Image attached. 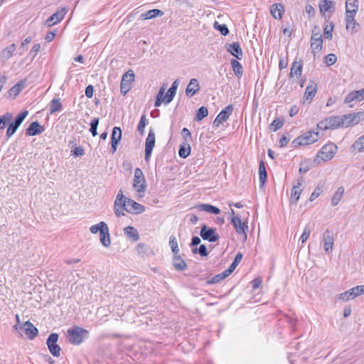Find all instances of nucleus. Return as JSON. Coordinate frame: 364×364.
I'll return each instance as SVG.
<instances>
[{
	"mask_svg": "<svg viewBox=\"0 0 364 364\" xmlns=\"http://www.w3.org/2000/svg\"><path fill=\"white\" fill-rule=\"evenodd\" d=\"M317 128L321 130L341 128L339 116H333L326 118L318 123Z\"/></svg>",
	"mask_w": 364,
	"mask_h": 364,
	"instance_id": "6e6552de",
	"label": "nucleus"
},
{
	"mask_svg": "<svg viewBox=\"0 0 364 364\" xmlns=\"http://www.w3.org/2000/svg\"><path fill=\"white\" fill-rule=\"evenodd\" d=\"M169 245H170L171 250L173 252L174 255H178L179 252V249L178 247V242H177L176 238L174 235H171L170 237Z\"/></svg>",
	"mask_w": 364,
	"mask_h": 364,
	"instance_id": "49530a36",
	"label": "nucleus"
},
{
	"mask_svg": "<svg viewBox=\"0 0 364 364\" xmlns=\"http://www.w3.org/2000/svg\"><path fill=\"white\" fill-rule=\"evenodd\" d=\"M200 90V85L198 81L196 78H193L190 80L186 89V94L188 97H193Z\"/></svg>",
	"mask_w": 364,
	"mask_h": 364,
	"instance_id": "5701e85b",
	"label": "nucleus"
},
{
	"mask_svg": "<svg viewBox=\"0 0 364 364\" xmlns=\"http://www.w3.org/2000/svg\"><path fill=\"white\" fill-rule=\"evenodd\" d=\"M40 49L41 45L39 43L34 44L30 50V55H33V58L36 57Z\"/></svg>",
	"mask_w": 364,
	"mask_h": 364,
	"instance_id": "69168bd1",
	"label": "nucleus"
},
{
	"mask_svg": "<svg viewBox=\"0 0 364 364\" xmlns=\"http://www.w3.org/2000/svg\"><path fill=\"white\" fill-rule=\"evenodd\" d=\"M337 60V57L335 54L331 53L326 56L325 63L328 65H333Z\"/></svg>",
	"mask_w": 364,
	"mask_h": 364,
	"instance_id": "4d7b16f0",
	"label": "nucleus"
},
{
	"mask_svg": "<svg viewBox=\"0 0 364 364\" xmlns=\"http://www.w3.org/2000/svg\"><path fill=\"white\" fill-rule=\"evenodd\" d=\"M318 132L314 131L305 132L293 140L291 146L293 148H297L300 146L311 144L318 140Z\"/></svg>",
	"mask_w": 364,
	"mask_h": 364,
	"instance_id": "f03ea898",
	"label": "nucleus"
},
{
	"mask_svg": "<svg viewBox=\"0 0 364 364\" xmlns=\"http://www.w3.org/2000/svg\"><path fill=\"white\" fill-rule=\"evenodd\" d=\"M323 242L325 252L327 253L331 252L334 242L332 232L328 230L325 231L323 234Z\"/></svg>",
	"mask_w": 364,
	"mask_h": 364,
	"instance_id": "6ab92c4d",
	"label": "nucleus"
},
{
	"mask_svg": "<svg viewBox=\"0 0 364 364\" xmlns=\"http://www.w3.org/2000/svg\"><path fill=\"white\" fill-rule=\"evenodd\" d=\"M173 264L175 269L179 271L184 270L187 267L185 261L182 259L181 257L178 255H174Z\"/></svg>",
	"mask_w": 364,
	"mask_h": 364,
	"instance_id": "c9c22d12",
	"label": "nucleus"
},
{
	"mask_svg": "<svg viewBox=\"0 0 364 364\" xmlns=\"http://www.w3.org/2000/svg\"><path fill=\"white\" fill-rule=\"evenodd\" d=\"M122 138V130L118 127H114L112 133V153L117 151V146Z\"/></svg>",
	"mask_w": 364,
	"mask_h": 364,
	"instance_id": "412c9836",
	"label": "nucleus"
},
{
	"mask_svg": "<svg viewBox=\"0 0 364 364\" xmlns=\"http://www.w3.org/2000/svg\"><path fill=\"white\" fill-rule=\"evenodd\" d=\"M351 148L358 152L364 151V134L360 136L352 145Z\"/></svg>",
	"mask_w": 364,
	"mask_h": 364,
	"instance_id": "a19ab883",
	"label": "nucleus"
},
{
	"mask_svg": "<svg viewBox=\"0 0 364 364\" xmlns=\"http://www.w3.org/2000/svg\"><path fill=\"white\" fill-rule=\"evenodd\" d=\"M227 50L234 55L236 58L240 60L242 58V51L238 43L228 44Z\"/></svg>",
	"mask_w": 364,
	"mask_h": 364,
	"instance_id": "393cba45",
	"label": "nucleus"
},
{
	"mask_svg": "<svg viewBox=\"0 0 364 364\" xmlns=\"http://www.w3.org/2000/svg\"><path fill=\"white\" fill-rule=\"evenodd\" d=\"M164 14L163 11L159 9H151L142 14L140 18L142 20L151 19L157 16H161Z\"/></svg>",
	"mask_w": 364,
	"mask_h": 364,
	"instance_id": "72a5a7b5",
	"label": "nucleus"
},
{
	"mask_svg": "<svg viewBox=\"0 0 364 364\" xmlns=\"http://www.w3.org/2000/svg\"><path fill=\"white\" fill-rule=\"evenodd\" d=\"M133 187L136 191H137L139 193H141L139 195V196L141 197L145 192L146 181L144 173L139 168H136L134 170Z\"/></svg>",
	"mask_w": 364,
	"mask_h": 364,
	"instance_id": "423d86ee",
	"label": "nucleus"
},
{
	"mask_svg": "<svg viewBox=\"0 0 364 364\" xmlns=\"http://www.w3.org/2000/svg\"><path fill=\"white\" fill-rule=\"evenodd\" d=\"M344 194V188L343 186H340L337 188L335 193L333 195L331 199V205L333 206L337 205L339 202L341 200Z\"/></svg>",
	"mask_w": 364,
	"mask_h": 364,
	"instance_id": "f704fd0d",
	"label": "nucleus"
},
{
	"mask_svg": "<svg viewBox=\"0 0 364 364\" xmlns=\"http://www.w3.org/2000/svg\"><path fill=\"white\" fill-rule=\"evenodd\" d=\"M303 65L301 60L297 61L296 59L294 61L291 65L289 77H294L296 76L299 77L301 75Z\"/></svg>",
	"mask_w": 364,
	"mask_h": 364,
	"instance_id": "a878e982",
	"label": "nucleus"
},
{
	"mask_svg": "<svg viewBox=\"0 0 364 364\" xmlns=\"http://www.w3.org/2000/svg\"><path fill=\"white\" fill-rule=\"evenodd\" d=\"M337 299L341 300L343 301H347L351 299L350 295H348V291L343 292L336 296Z\"/></svg>",
	"mask_w": 364,
	"mask_h": 364,
	"instance_id": "0e129e2a",
	"label": "nucleus"
},
{
	"mask_svg": "<svg viewBox=\"0 0 364 364\" xmlns=\"http://www.w3.org/2000/svg\"><path fill=\"white\" fill-rule=\"evenodd\" d=\"M90 230L92 234H96L100 232V240L104 247H109L111 245L109 228L105 222H100L98 224L92 225L90 228Z\"/></svg>",
	"mask_w": 364,
	"mask_h": 364,
	"instance_id": "f257e3e1",
	"label": "nucleus"
},
{
	"mask_svg": "<svg viewBox=\"0 0 364 364\" xmlns=\"http://www.w3.org/2000/svg\"><path fill=\"white\" fill-rule=\"evenodd\" d=\"M20 328L30 339L33 338L38 333V329L30 321L25 322L21 326Z\"/></svg>",
	"mask_w": 364,
	"mask_h": 364,
	"instance_id": "aec40b11",
	"label": "nucleus"
},
{
	"mask_svg": "<svg viewBox=\"0 0 364 364\" xmlns=\"http://www.w3.org/2000/svg\"><path fill=\"white\" fill-rule=\"evenodd\" d=\"M358 0H346V14L355 15L358 10Z\"/></svg>",
	"mask_w": 364,
	"mask_h": 364,
	"instance_id": "c85d7f7f",
	"label": "nucleus"
},
{
	"mask_svg": "<svg viewBox=\"0 0 364 364\" xmlns=\"http://www.w3.org/2000/svg\"><path fill=\"white\" fill-rule=\"evenodd\" d=\"M284 124V122L279 119H275L272 124H270V129L273 132L277 131L280 129Z\"/></svg>",
	"mask_w": 364,
	"mask_h": 364,
	"instance_id": "5fc2aeb1",
	"label": "nucleus"
},
{
	"mask_svg": "<svg viewBox=\"0 0 364 364\" xmlns=\"http://www.w3.org/2000/svg\"><path fill=\"white\" fill-rule=\"evenodd\" d=\"M165 90H166V87L164 85L163 86H161V87L160 88V90L156 95V101L154 103V106L156 107L161 106V105L163 102L165 103L166 105L169 104L172 101V100L173 99L174 96L176 94V92L168 89L166 94L164 95Z\"/></svg>",
	"mask_w": 364,
	"mask_h": 364,
	"instance_id": "39448f33",
	"label": "nucleus"
},
{
	"mask_svg": "<svg viewBox=\"0 0 364 364\" xmlns=\"http://www.w3.org/2000/svg\"><path fill=\"white\" fill-rule=\"evenodd\" d=\"M323 40L322 39H314L311 41V48L312 52L315 54L316 53H318L322 49Z\"/></svg>",
	"mask_w": 364,
	"mask_h": 364,
	"instance_id": "79ce46f5",
	"label": "nucleus"
},
{
	"mask_svg": "<svg viewBox=\"0 0 364 364\" xmlns=\"http://www.w3.org/2000/svg\"><path fill=\"white\" fill-rule=\"evenodd\" d=\"M12 118V114L9 112L6 113L5 114L0 117V129H3L6 124L9 122Z\"/></svg>",
	"mask_w": 364,
	"mask_h": 364,
	"instance_id": "8fccbe9b",
	"label": "nucleus"
},
{
	"mask_svg": "<svg viewBox=\"0 0 364 364\" xmlns=\"http://www.w3.org/2000/svg\"><path fill=\"white\" fill-rule=\"evenodd\" d=\"M200 235L203 240H208L210 242H216L219 239V235L217 232V230L215 228H208L205 225L202 226Z\"/></svg>",
	"mask_w": 364,
	"mask_h": 364,
	"instance_id": "9b49d317",
	"label": "nucleus"
},
{
	"mask_svg": "<svg viewBox=\"0 0 364 364\" xmlns=\"http://www.w3.org/2000/svg\"><path fill=\"white\" fill-rule=\"evenodd\" d=\"M318 6L321 13L323 14L326 12H332L334 10V3L328 0H321L319 2Z\"/></svg>",
	"mask_w": 364,
	"mask_h": 364,
	"instance_id": "7c9ffc66",
	"label": "nucleus"
},
{
	"mask_svg": "<svg viewBox=\"0 0 364 364\" xmlns=\"http://www.w3.org/2000/svg\"><path fill=\"white\" fill-rule=\"evenodd\" d=\"M364 100V89L355 90L350 92L345 98V103H350L354 100L361 101Z\"/></svg>",
	"mask_w": 364,
	"mask_h": 364,
	"instance_id": "4be33fe9",
	"label": "nucleus"
},
{
	"mask_svg": "<svg viewBox=\"0 0 364 364\" xmlns=\"http://www.w3.org/2000/svg\"><path fill=\"white\" fill-rule=\"evenodd\" d=\"M348 291V295H350L351 299H353L361 294H364V285L355 287Z\"/></svg>",
	"mask_w": 364,
	"mask_h": 364,
	"instance_id": "e433bc0d",
	"label": "nucleus"
},
{
	"mask_svg": "<svg viewBox=\"0 0 364 364\" xmlns=\"http://www.w3.org/2000/svg\"><path fill=\"white\" fill-rule=\"evenodd\" d=\"M28 114V111L22 112L18 114L14 122L11 123L7 129L6 136L8 138H10L16 132L18 127L21 125Z\"/></svg>",
	"mask_w": 364,
	"mask_h": 364,
	"instance_id": "ddd939ff",
	"label": "nucleus"
},
{
	"mask_svg": "<svg viewBox=\"0 0 364 364\" xmlns=\"http://www.w3.org/2000/svg\"><path fill=\"white\" fill-rule=\"evenodd\" d=\"M67 333L68 340L70 343L79 345L87 337L89 333L82 328L75 326L73 328L68 329Z\"/></svg>",
	"mask_w": 364,
	"mask_h": 364,
	"instance_id": "7ed1b4c3",
	"label": "nucleus"
},
{
	"mask_svg": "<svg viewBox=\"0 0 364 364\" xmlns=\"http://www.w3.org/2000/svg\"><path fill=\"white\" fill-rule=\"evenodd\" d=\"M155 141L156 138L154 132L152 129H150L145 141V160L146 161H149L152 150L155 145Z\"/></svg>",
	"mask_w": 364,
	"mask_h": 364,
	"instance_id": "f8f14e48",
	"label": "nucleus"
},
{
	"mask_svg": "<svg viewBox=\"0 0 364 364\" xmlns=\"http://www.w3.org/2000/svg\"><path fill=\"white\" fill-rule=\"evenodd\" d=\"M259 183L260 186H263L266 182L267 179V171L265 168V166L263 161L259 163Z\"/></svg>",
	"mask_w": 364,
	"mask_h": 364,
	"instance_id": "58836bf2",
	"label": "nucleus"
},
{
	"mask_svg": "<svg viewBox=\"0 0 364 364\" xmlns=\"http://www.w3.org/2000/svg\"><path fill=\"white\" fill-rule=\"evenodd\" d=\"M191 152V146L187 144H184L181 145V147L178 151V154L182 158H186Z\"/></svg>",
	"mask_w": 364,
	"mask_h": 364,
	"instance_id": "a18cd8bd",
	"label": "nucleus"
},
{
	"mask_svg": "<svg viewBox=\"0 0 364 364\" xmlns=\"http://www.w3.org/2000/svg\"><path fill=\"white\" fill-rule=\"evenodd\" d=\"M208 114V109L205 107H201L198 109L196 114V120L200 121Z\"/></svg>",
	"mask_w": 364,
	"mask_h": 364,
	"instance_id": "3c124183",
	"label": "nucleus"
},
{
	"mask_svg": "<svg viewBox=\"0 0 364 364\" xmlns=\"http://www.w3.org/2000/svg\"><path fill=\"white\" fill-rule=\"evenodd\" d=\"M242 255L240 252H238L236 255L232 263L230 266V268H232V271H234V269L236 268V267L237 266L239 262L242 260Z\"/></svg>",
	"mask_w": 364,
	"mask_h": 364,
	"instance_id": "bf43d9fd",
	"label": "nucleus"
},
{
	"mask_svg": "<svg viewBox=\"0 0 364 364\" xmlns=\"http://www.w3.org/2000/svg\"><path fill=\"white\" fill-rule=\"evenodd\" d=\"M134 80V73L132 70L125 73L122 78L120 85V92L125 95L131 88V83Z\"/></svg>",
	"mask_w": 364,
	"mask_h": 364,
	"instance_id": "9d476101",
	"label": "nucleus"
},
{
	"mask_svg": "<svg viewBox=\"0 0 364 364\" xmlns=\"http://www.w3.org/2000/svg\"><path fill=\"white\" fill-rule=\"evenodd\" d=\"M334 25L332 22H329L325 24L323 28V35L326 38H332V31L333 30Z\"/></svg>",
	"mask_w": 364,
	"mask_h": 364,
	"instance_id": "c03bdc74",
	"label": "nucleus"
},
{
	"mask_svg": "<svg viewBox=\"0 0 364 364\" xmlns=\"http://www.w3.org/2000/svg\"><path fill=\"white\" fill-rule=\"evenodd\" d=\"M231 65L232 67V70L235 73V75L238 77H241L242 75L243 70L242 65L235 59H232L230 62Z\"/></svg>",
	"mask_w": 364,
	"mask_h": 364,
	"instance_id": "4c0bfd02",
	"label": "nucleus"
},
{
	"mask_svg": "<svg viewBox=\"0 0 364 364\" xmlns=\"http://www.w3.org/2000/svg\"><path fill=\"white\" fill-rule=\"evenodd\" d=\"M311 234V230L309 227H306L304 230L303 233L301 234L300 237V240L301 243H304L309 238V235Z\"/></svg>",
	"mask_w": 364,
	"mask_h": 364,
	"instance_id": "680f3d73",
	"label": "nucleus"
},
{
	"mask_svg": "<svg viewBox=\"0 0 364 364\" xmlns=\"http://www.w3.org/2000/svg\"><path fill=\"white\" fill-rule=\"evenodd\" d=\"M43 131V128L38 122H32L26 130V134L29 136L40 134Z\"/></svg>",
	"mask_w": 364,
	"mask_h": 364,
	"instance_id": "c756f323",
	"label": "nucleus"
},
{
	"mask_svg": "<svg viewBox=\"0 0 364 364\" xmlns=\"http://www.w3.org/2000/svg\"><path fill=\"white\" fill-rule=\"evenodd\" d=\"M231 222L234 225L236 232L238 234L243 235L245 238H247V230L248 229V226L245 223L242 222L240 216L235 215L232 216L231 218Z\"/></svg>",
	"mask_w": 364,
	"mask_h": 364,
	"instance_id": "2eb2a0df",
	"label": "nucleus"
},
{
	"mask_svg": "<svg viewBox=\"0 0 364 364\" xmlns=\"http://www.w3.org/2000/svg\"><path fill=\"white\" fill-rule=\"evenodd\" d=\"M16 50V45L12 43L4 48L0 53V58L3 62L9 60L14 54Z\"/></svg>",
	"mask_w": 364,
	"mask_h": 364,
	"instance_id": "bb28decb",
	"label": "nucleus"
},
{
	"mask_svg": "<svg viewBox=\"0 0 364 364\" xmlns=\"http://www.w3.org/2000/svg\"><path fill=\"white\" fill-rule=\"evenodd\" d=\"M303 179L302 178L297 180L296 184L294 185L291 189V198L290 202L291 203L296 204L300 198V195L302 192V186Z\"/></svg>",
	"mask_w": 364,
	"mask_h": 364,
	"instance_id": "a211bd4d",
	"label": "nucleus"
},
{
	"mask_svg": "<svg viewBox=\"0 0 364 364\" xmlns=\"http://www.w3.org/2000/svg\"><path fill=\"white\" fill-rule=\"evenodd\" d=\"M124 232L127 237L133 240L134 241H138L139 240V234L138 230L132 226L126 227L124 229Z\"/></svg>",
	"mask_w": 364,
	"mask_h": 364,
	"instance_id": "2f4dec72",
	"label": "nucleus"
},
{
	"mask_svg": "<svg viewBox=\"0 0 364 364\" xmlns=\"http://www.w3.org/2000/svg\"><path fill=\"white\" fill-rule=\"evenodd\" d=\"M62 109V104L60 99H53L50 102V113L53 114L55 112L60 111Z\"/></svg>",
	"mask_w": 364,
	"mask_h": 364,
	"instance_id": "37998d69",
	"label": "nucleus"
},
{
	"mask_svg": "<svg viewBox=\"0 0 364 364\" xmlns=\"http://www.w3.org/2000/svg\"><path fill=\"white\" fill-rule=\"evenodd\" d=\"M213 27L215 29L219 31L223 36H227L229 33V30L225 24H220L218 22L215 21L213 24Z\"/></svg>",
	"mask_w": 364,
	"mask_h": 364,
	"instance_id": "de8ad7c7",
	"label": "nucleus"
},
{
	"mask_svg": "<svg viewBox=\"0 0 364 364\" xmlns=\"http://www.w3.org/2000/svg\"><path fill=\"white\" fill-rule=\"evenodd\" d=\"M146 124H147V119H146V115H142L141 117L139 123L137 127V130L141 135H143L144 134V129H145V127L146 126Z\"/></svg>",
	"mask_w": 364,
	"mask_h": 364,
	"instance_id": "09e8293b",
	"label": "nucleus"
},
{
	"mask_svg": "<svg viewBox=\"0 0 364 364\" xmlns=\"http://www.w3.org/2000/svg\"><path fill=\"white\" fill-rule=\"evenodd\" d=\"M315 38L318 40L322 39V36L320 33V29L317 26H314V29L312 30L311 41L314 40Z\"/></svg>",
	"mask_w": 364,
	"mask_h": 364,
	"instance_id": "052dcab7",
	"label": "nucleus"
},
{
	"mask_svg": "<svg viewBox=\"0 0 364 364\" xmlns=\"http://www.w3.org/2000/svg\"><path fill=\"white\" fill-rule=\"evenodd\" d=\"M270 12L275 19H280L284 13V9L282 4H274L271 6Z\"/></svg>",
	"mask_w": 364,
	"mask_h": 364,
	"instance_id": "cd10ccee",
	"label": "nucleus"
},
{
	"mask_svg": "<svg viewBox=\"0 0 364 364\" xmlns=\"http://www.w3.org/2000/svg\"><path fill=\"white\" fill-rule=\"evenodd\" d=\"M363 116V114L361 112L350 113L339 116L341 127L347 128L357 124L360 121L361 117Z\"/></svg>",
	"mask_w": 364,
	"mask_h": 364,
	"instance_id": "0eeeda50",
	"label": "nucleus"
},
{
	"mask_svg": "<svg viewBox=\"0 0 364 364\" xmlns=\"http://www.w3.org/2000/svg\"><path fill=\"white\" fill-rule=\"evenodd\" d=\"M355 16L350 14H346V29L354 30L358 23L355 22Z\"/></svg>",
	"mask_w": 364,
	"mask_h": 364,
	"instance_id": "ea45409f",
	"label": "nucleus"
},
{
	"mask_svg": "<svg viewBox=\"0 0 364 364\" xmlns=\"http://www.w3.org/2000/svg\"><path fill=\"white\" fill-rule=\"evenodd\" d=\"M23 85L21 83H17L15 85H14L10 90H9V95H15L16 96L23 89Z\"/></svg>",
	"mask_w": 364,
	"mask_h": 364,
	"instance_id": "6e6d98bb",
	"label": "nucleus"
},
{
	"mask_svg": "<svg viewBox=\"0 0 364 364\" xmlns=\"http://www.w3.org/2000/svg\"><path fill=\"white\" fill-rule=\"evenodd\" d=\"M124 209L126 211L132 213H143L145 210L142 205L134 201L130 198H127V203L124 204Z\"/></svg>",
	"mask_w": 364,
	"mask_h": 364,
	"instance_id": "dca6fc26",
	"label": "nucleus"
},
{
	"mask_svg": "<svg viewBox=\"0 0 364 364\" xmlns=\"http://www.w3.org/2000/svg\"><path fill=\"white\" fill-rule=\"evenodd\" d=\"M72 153H73V155H74L75 156H81L84 155L85 151H84V149L81 146H78V147H75L72 151Z\"/></svg>",
	"mask_w": 364,
	"mask_h": 364,
	"instance_id": "338daca9",
	"label": "nucleus"
},
{
	"mask_svg": "<svg viewBox=\"0 0 364 364\" xmlns=\"http://www.w3.org/2000/svg\"><path fill=\"white\" fill-rule=\"evenodd\" d=\"M323 192V186H317V187L314 189V192L311 194L309 197L310 201H314L316 198H317Z\"/></svg>",
	"mask_w": 364,
	"mask_h": 364,
	"instance_id": "864d4df0",
	"label": "nucleus"
},
{
	"mask_svg": "<svg viewBox=\"0 0 364 364\" xmlns=\"http://www.w3.org/2000/svg\"><path fill=\"white\" fill-rule=\"evenodd\" d=\"M317 92V85L314 82H311V83L306 87L304 99L309 102H311L313 98L314 97L316 93Z\"/></svg>",
	"mask_w": 364,
	"mask_h": 364,
	"instance_id": "b1692460",
	"label": "nucleus"
},
{
	"mask_svg": "<svg viewBox=\"0 0 364 364\" xmlns=\"http://www.w3.org/2000/svg\"><path fill=\"white\" fill-rule=\"evenodd\" d=\"M337 149V146L333 143L324 145L317 154L315 161L320 163L331 160L336 154Z\"/></svg>",
	"mask_w": 364,
	"mask_h": 364,
	"instance_id": "20e7f679",
	"label": "nucleus"
},
{
	"mask_svg": "<svg viewBox=\"0 0 364 364\" xmlns=\"http://www.w3.org/2000/svg\"><path fill=\"white\" fill-rule=\"evenodd\" d=\"M139 254L146 253L149 250L148 246L144 243H139L136 247Z\"/></svg>",
	"mask_w": 364,
	"mask_h": 364,
	"instance_id": "e2e57ef3",
	"label": "nucleus"
},
{
	"mask_svg": "<svg viewBox=\"0 0 364 364\" xmlns=\"http://www.w3.org/2000/svg\"><path fill=\"white\" fill-rule=\"evenodd\" d=\"M196 208H198L199 211H205L215 215H218L220 213V210L218 208L210 204H200Z\"/></svg>",
	"mask_w": 364,
	"mask_h": 364,
	"instance_id": "473e14b6",
	"label": "nucleus"
},
{
	"mask_svg": "<svg viewBox=\"0 0 364 364\" xmlns=\"http://www.w3.org/2000/svg\"><path fill=\"white\" fill-rule=\"evenodd\" d=\"M233 111L232 105H228L223 109L213 121V126L215 128L218 127L223 122H225L232 112Z\"/></svg>",
	"mask_w": 364,
	"mask_h": 364,
	"instance_id": "4468645a",
	"label": "nucleus"
},
{
	"mask_svg": "<svg viewBox=\"0 0 364 364\" xmlns=\"http://www.w3.org/2000/svg\"><path fill=\"white\" fill-rule=\"evenodd\" d=\"M99 124V118H94L90 122V131L92 133L93 136H95L97 134V126Z\"/></svg>",
	"mask_w": 364,
	"mask_h": 364,
	"instance_id": "603ef678",
	"label": "nucleus"
},
{
	"mask_svg": "<svg viewBox=\"0 0 364 364\" xmlns=\"http://www.w3.org/2000/svg\"><path fill=\"white\" fill-rule=\"evenodd\" d=\"M93 86L92 85H88L85 88V95L88 98H91L93 96Z\"/></svg>",
	"mask_w": 364,
	"mask_h": 364,
	"instance_id": "774afa93",
	"label": "nucleus"
},
{
	"mask_svg": "<svg viewBox=\"0 0 364 364\" xmlns=\"http://www.w3.org/2000/svg\"><path fill=\"white\" fill-rule=\"evenodd\" d=\"M58 340V335L57 333H51L47 341L46 344L49 349L50 353L55 357H58L60 355V347L57 344Z\"/></svg>",
	"mask_w": 364,
	"mask_h": 364,
	"instance_id": "1a4fd4ad",
	"label": "nucleus"
},
{
	"mask_svg": "<svg viewBox=\"0 0 364 364\" xmlns=\"http://www.w3.org/2000/svg\"><path fill=\"white\" fill-rule=\"evenodd\" d=\"M68 10L66 8H62L61 9L57 11L55 14H53L50 17H49L46 21V24L50 27L58 22H60L65 16Z\"/></svg>",
	"mask_w": 364,
	"mask_h": 364,
	"instance_id": "f3484780",
	"label": "nucleus"
},
{
	"mask_svg": "<svg viewBox=\"0 0 364 364\" xmlns=\"http://www.w3.org/2000/svg\"><path fill=\"white\" fill-rule=\"evenodd\" d=\"M193 253H199L201 256H207V248L204 245H201L198 248L196 247L193 250Z\"/></svg>",
	"mask_w": 364,
	"mask_h": 364,
	"instance_id": "13d9d810",
	"label": "nucleus"
}]
</instances>
